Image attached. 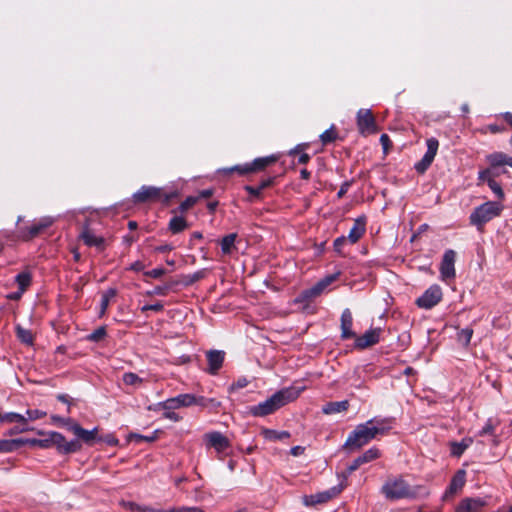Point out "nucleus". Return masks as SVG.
<instances>
[{"label":"nucleus","instance_id":"nucleus-1","mask_svg":"<svg viewBox=\"0 0 512 512\" xmlns=\"http://www.w3.org/2000/svg\"><path fill=\"white\" fill-rule=\"evenodd\" d=\"M392 418H372L363 424H359L349 434L344 446L350 450H358L368 444L378 435H384L392 427Z\"/></svg>","mask_w":512,"mask_h":512},{"label":"nucleus","instance_id":"nucleus-2","mask_svg":"<svg viewBox=\"0 0 512 512\" xmlns=\"http://www.w3.org/2000/svg\"><path fill=\"white\" fill-rule=\"evenodd\" d=\"M300 395V390L294 387L284 388L274 393L270 398L265 401L249 407V413L255 417L267 416L287 403L297 399Z\"/></svg>","mask_w":512,"mask_h":512},{"label":"nucleus","instance_id":"nucleus-3","mask_svg":"<svg viewBox=\"0 0 512 512\" xmlns=\"http://www.w3.org/2000/svg\"><path fill=\"white\" fill-rule=\"evenodd\" d=\"M503 210V205L495 201H487L476 207L469 216L470 224L478 230L492 219L498 217Z\"/></svg>","mask_w":512,"mask_h":512},{"label":"nucleus","instance_id":"nucleus-4","mask_svg":"<svg viewBox=\"0 0 512 512\" xmlns=\"http://www.w3.org/2000/svg\"><path fill=\"white\" fill-rule=\"evenodd\" d=\"M382 493L387 499L398 500L402 498H414L416 492L401 477L389 479L382 486Z\"/></svg>","mask_w":512,"mask_h":512},{"label":"nucleus","instance_id":"nucleus-5","mask_svg":"<svg viewBox=\"0 0 512 512\" xmlns=\"http://www.w3.org/2000/svg\"><path fill=\"white\" fill-rule=\"evenodd\" d=\"M339 276V272L325 276L320 279L316 284L312 287L303 290L300 295L297 297L296 302H308L319 295H321L324 290L332 284L335 280H337Z\"/></svg>","mask_w":512,"mask_h":512},{"label":"nucleus","instance_id":"nucleus-6","mask_svg":"<svg viewBox=\"0 0 512 512\" xmlns=\"http://www.w3.org/2000/svg\"><path fill=\"white\" fill-rule=\"evenodd\" d=\"M50 441L53 443L59 453L69 454L81 449V443L78 440L67 441L64 435L59 432H50Z\"/></svg>","mask_w":512,"mask_h":512},{"label":"nucleus","instance_id":"nucleus-7","mask_svg":"<svg viewBox=\"0 0 512 512\" xmlns=\"http://www.w3.org/2000/svg\"><path fill=\"white\" fill-rule=\"evenodd\" d=\"M344 488L343 484L338 486H334L329 490L319 492L311 495H304L302 497L303 504L305 506H315L317 504L326 503L331 500L333 497L337 496Z\"/></svg>","mask_w":512,"mask_h":512},{"label":"nucleus","instance_id":"nucleus-8","mask_svg":"<svg viewBox=\"0 0 512 512\" xmlns=\"http://www.w3.org/2000/svg\"><path fill=\"white\" fill-rule=\"evenodd\" d=\"M194 402V394H179L176 397L159 402L154 409L175 410L181 407H190L194 405Z\"/></svg>","mask_w":512,"mask_h":512},{"label":"nucleus","instance_id":"nucleus-9","mask_svg":"<svg viewBox=\"0 0 512 512\" xmlns=\"http://www.w3.org/2000/svg\"><path fill=\"white\" fill-rule=\"evenodd\" d=\"M442 299V290L438 285L430 286L417 300L416 304L420 308L431 309Z\"/></svg>","mask_w":512,"mask_h":512},{"label":"nucleus","instance_id":"nucleus-10","mask_svg":"<svg viewBox=\"0 0 512 512\" xmlns=\"http://www.w3.org/2000/svg\"><path fill=\"white\" fill-rule=\"evenodd\" d=\"M356 121L361 134H372L376 132L375 118L370 109L358 110Z\"/></svg>","mask_w":512,"mask_h":512},{"label":"nucleus","instance_id":"nucleus-11","mask_svg":"<svg viewBox=\"0 0 512 512\" xmlns=\"http://www.w3.org/2000/svg\"><path fill=\"white\" fill-rule=\"evenodd\" d=\"M455 259L456 253L454 250L448 249L444 252L440 265V276L443 281L455 278Z\"/></svg>","mask_w":512,"mask_h":512},{"label":"nucleus","instance_id":"nucleus-12","mask_svg":"<svg viewBox=\"0 0 512 512\" xmlns=\"http://www.w3.org/2000/svg\"><path fill=\"white\" fill-rule=\"evenodd\" d=\"M54 218L51 216H45L35 221L30 227L27 229L21 230V238L25 241H28L37 235H39L46 228L50 227L54 223Z\"/></svg>","mask_w":512,"mask_h":512},{"label":"nucleus","instance_id":"nucleus-13","mask_svg":"<svg viewBox=\"0 0 512 512\" xmlns=\"http://www.w3.org/2000/svg\"><path fill=\"white\" fill-rule=\"evenodd\" d=\"M204 440L208 447L214 448L218 453H222L230 447L229 439L218 431L206 433Z\"/></svg>","mask_w":512,"mask_h":512},{"label":"nucleus","instance_id":"nucleus-14","mask_svg":"<svg viewBox=\"0 0 512 512\" xmlns=\"http://www.w3.org/2000/svg\"><path fill=\"white\" fill-rule=\"evenodd\" d=\"M69 431H71L79 442L83 441L87 445H93L98 438V427H94L92 430H86L82 428L78 423L69 426Z\"/></svg>","mask_w":512,"mask_h":512},{"label":"nucleus","instance_id":"nucleus-15","mask_svg":"<svg viewBox=\"0 0 512 512\" xmlns=\"http://www.w3.org/2000/svg\"><path fill=\"white\" fill-rule=\"evenodd\" d=\"M161 196V189L154 186H142L137 192L133 194V200L136 203H145L147 201H154Z\"/></svg>","mask_w":512,"mask_h":512},{"label":"nucleus","instance_id":"nucleus-16","mask_svg":"<svg viewBox=\"0 0 512 512\" xmlns=\"http://www.w3.org/2000/svg\"><path fill=\"white\" fill-rule=\"evenodd\" d=\"M207 361H208V369L207 371L215 375L222 367L225 353L221 350H210L206 353Z\"/></svg>","mask_w":512,"mask_h":512},{"label":"nucleus","instance_id":"nucleus-17","mask_svg":"<svg viewBox=\"0 0 512 512\" xmlns=\"http://www.w3.org/2000/svg\"><path fill=\"white\" fill-rule=\"evenodd\" d=\"M380 333V328L370 329L366 331L362 336L356 338V347L364 349L378 343L380 339Z\"/></svg>","mask_w":512,"mask_h":512},{"label":"nucleus","instance_id":"nucleus-18","mask_svg":"<svg viewBox=\"0 0 512 512\" xmlns=\"http://www.w3.org/2000/svg\"><path fill=\"white\" fill-rule=\"evenodd\" d=\"M353 318L351 311L346 308L341 314V337L343 339H350L355 337L352 331Z\"/></svg>","mask_w":512,"mask_h":512},{"label":"nucleus","instance_id":"nucleus-19","mask_svg":"<svg viewBox=\"0 0 512 512\" xmlns=\"http://www.w3.org/2000/svg\"><path fill=\"white\" fill-rule=\"evenodd\" d=\"M366 231V217L360 216L354 221V225L349 231L348 240L354 244L356 243Z\"/></svg>","mask_w":512,"mask_h":512},{"label":"nucleus","instance_id":"nucleus-20","mask_svg":"<svg viewBox=\"0 0 512 512\" xmlns=\"http://www.w3.org/2000/svg\"><path fill=\"white\" fill-rule=\"evenodd\" d=\"M487 162L491 165V167H502V166H510L511 156L503 153V152H494L486 157Z\"/></svg>","mask_w":512,"mask_h":512},{"label":"nucleus","instance_id":"nucleus-21","mask_svg":"<svg viewBox=\"0 0 512 512\" xmlns=\"http://www.w3.org/2000/svg\"><path fill=\"white\" fill-rule=\"evenodd\" d=\"M498 423H494V421L489 418L481 430L478 431V436H485L489 435L492 437V445L498 446L500 443V438L495 434V429L497 427Z\"/></svg>","mask_w":512,"mask_h":512},{"label":"nucleus","instance_id":"nucleus-22","mask_svg":"<svg viewBox=\"0 0 512 512\" xmlns=\"http://www.w3.org/2000/svg\"><path fill=\"white\" fill-rule=\"evenodd\" d=\"M349 402L347 400L338 401V402H328L322 407V412L324 414L330 415L335 413L344 412L348 409Z\"/></svg>","mask_w":512,"mask_h":512},{"label":"nucleus","instance_id":"nucleus-23","mask_svg":"<svg viewBox=\"0 0 512 512\" xmlns=\"http://www.w3.org/2000/svg\"><path fill=\"white\" fill-rule=\"evenodd\" d=\"M81 238L84 243L88 246H95L98 248H102L104 244V239L102 237L96 236L91 230L85 229L81 233Z\"/></svg>","mask_w":512,"mask_h":512},{"label":"nucleus","instance_id":"nucleus-24","mask_svg":"<svg viewBox=\"0 0 512 512\" xmlns=\"http://www.w3.org/2000/svg\"><path fill=\"white\" fill-rule=\"evenodd\" d=\"M262 434L264 438L269 441L284 440L290 437V433L288 431H277L273 429H264Z\"/></svg>","mask_w":512,"mask_h":512},{"label":"nucleus","instance_id":"nucleus-25","mask_svg":"<svg viewBox=\"0 0 512 512\" xmlns=\"http://www.w3.org/2000/svg\"><path fill=\"white\" fill-rule=\"evenodd\" d=\"M465 471L464 470H459L455 475L454 477L452 478L451 480V483L449 485V492L450 493H455L456 491H458L459 489H461L465 483Z\"/></svg>","mask_w":512,"mask_h":512},{"label":"nucleus","instance_id":"nucleus-26","mask_svg":"<svg viewBox=\"0 0 512 512\" xmlns=\"http://www.w3.org/2000/svg\"><path fill=\"white\" fill-rule=\"evenodd\" d=\"M187 222L182 216H175L169 222V229L172 233L177 234L186 229Z\"/></svg>","mask_w":512,"mask_h":512},{"label":"nucleus","instance_id":"nucleus-27","mask_svg":"<svg viewBox=\"0 0 512 512\" xmlns=\"http://www.w3.org/2000/svg\"><path fill=\"white\" fill-rule=\"evenodd\" d=\"M275 160H276V158L273 156L256 158L252 163L249 164L250 171L254 172V171L261 170V169L265 168L266 166H268L269 164L273 163Z\"/></svg>","mask_w":512,"mask_h":512},{"label":"nucleus","instance_id":"nucleus-28","mask_svg":"<svg viewBox=\"0 0 512 512\" xmlns=\"http://www.w3.org/2000/svg\"><path fill=\"white\" fill-rule=\"evenodd\" d=\"M115 295L116 290L114 288H109L102 294L100 302V316H103L106 313L109 302L113 297H115Z\"/></svg>","mask_w":512,"mask_h":512},{"label":"nucleus","instance_id":"nucleus-29","mask_svg":"<svg viewBox=\"0 0 512 512\" xmlns=\"http://www.w3.org/2000/svg\"><path fill=\"white\" fill-rule=\"evenodd\" d=\"M237 238L236 233H231L226 236H224L221 240V250L223 254H230L232 251V248L235 245V240Z\"/></svg>","mask_w":512,"mask_h":512},{"label":"nucleus","instance_id":"nucleus-30","mask_svg":"<svg viewBox=\"0 0 512 512\" xmlns=\"http://www.w3.org/2000/svg\"><path fill=\"white\" fill-rule=\"evenodd\" d=\"M426 145H427V151L424 154V156L428 157V159L433 161L437 154V151H438L439 142L436 138L432 137V138L427 139Z\"/></svg>","mask_w":512,"mask_h":512},{"label":"nucleus","instance_id":"nucleus-31","mask_svg":"<svg viewBox=\"0 0 512 512\" xmlns=\"http://www.w3.org/2000/svg\"><path fill=\"white\" fill-rule=\"evenodd\" d=\"M0 421L9 423L17 422L22 424L27 423V419L24 415L15 412L6 413L4 415L0 414Z\"/></svg>","mask_w":512,"mask_h":512},{"label":"nucleus","instance_id":"nucleus-32","mask_svg":"<svg viewBox=\"0 0 512 512\" xmlns=\"http://www.w3.org/2000/svg\"><path fill=\"white\" fill-rule=\"evenodd\" d=\"M16 334L18 339L27 345H31L33 343V335L30 330L25 329L21 327L20 325H17L16 327Z\"/></svg>","mask_w":512,"mask_h":512},{"label":"nucleus","instance_id":"nucleus-33","mask_svg":"<svg viewBox=\"0 0 512 512\" xmlns=\"http://www.w3.org/2000/svg\"><path fill=\"white\" fill-rule=\"evenodd\" d=\"M272 183V179L262 181L258 186H246L245 190L252 196L259 197L262 191Z\"/></svg>","mask_w":512,"mask_h":512},{"label":"nucleus","instance_id":"nucleus-34","mask_svg":"<svg viewBox=\"0 0 512 512\" xmlns=\"http://www.w3.org/2000/svg\"><path fill=\"white\" fill-rule=\"evenodd\" d=\"M473 330L471 328H464L457 334V340L460 344L467 347L471 341Z\"/></svg>","mask_w":512,"mask_h":512},{"label":"nucleus","instance_id":"nucleus-35","mask_svg":"<svg viewBox=\"0 0 512 512\" xmlns=\"http://www.w3.org/2000/svg\"><path fill=\"white\" fill-rule=\"evenodd\" d=\"M15 280L19 290L25 291L31 283V275L30 273L22 272L16 276Z\"/></svg>","mask_w":512,"mask_h":512},{"label":"nucleus","instance_id":"nucleus-36","mask_svg":"<svg viewBox=\"0 0 512 512\" xmlns=\"http://www.w3.org/2000/svg\"><path fill=\"white\" fill-rule=\"evenodd\" d=\"M380 452L377 448L372 447L368 450H366L362 455L359 456L362 464L371 462L377 458H379Z\"/></svg>","mask_w":512,"mask_h":512},{"label":"nucleus","instance_id":"nucleus-37","mask_svg":"<svg viewBox=\"0 0 512 512\" xmlns=\"http://www.w3.org/2000/svg\"><path fill=\"white\" fill-rule=\"evenodd\" d=\"M24 444L23 439H14L11 441L0 440V452H9L12 451L14 446H19Z\"/></svg>","mask_w":512,"mask_h":512},{"label":"nucleus","instance_id":"nucleus-38","mask_svg":"<svg viewBox=\"0 0 512 512\" xmlns=\"http://www.w3.org/2000/svg\"><path fill=\"white\" fill-rule=\"evenodd\" d=\"M220 172H223L225 174H230V173H233V172H237L240 175H245V174L250 173L251 171H250L249 164H245V165H235V166H232V167H229V168H223V169L220 170Z\"/></svg>","mask_w":512,"mask_h":512},{"label":"nucleus","instance_id":"nucleus-39","mask_svg":"<svg viewBox=\"0 0 512 512\" xmlns=\"http://www.w3.org/2000/svg\"><path fill=\"white\" fill-rule=\"evenodd\" d=\"M24 441V444L25 443H29L31 445H35V446H39L41 448H49L51 446H53V443L50 441V432H48L46 434V438H43V439H27V440H23Z\"/></svg>","mask_w":512,"mask_h":512},{"label":"nucleus","instance_id":"nucleus-40","mask_svg":"<svg viewBox=\"0 0 512 512\" xmlns=\"http://www.w3.org/2000/svg\"><path fill=\"white\" fill-rule=\"evenodd\" d=\"M337 139V132L334 129V126L332 125L329 129L325 130L320 135L321 142L326 145L328 143H331Z\"/></svg>","mask_w":512,"mask_h":512},{"label":"nucleus","instance_id":"nucleus-41","mask_svg":"<svg viewBox=\"0 0 512 512\" xmlns=\"http://www.w3.org/2000/svg\"><path fill=\"white\" fill-rule=\"evenodd\" d=\"M122 379L126 385L131 386H137L143 382L142 378L133 372L124 373Z\"/></svg>","mask_w":512,"mask_h":512},{"label":"nucleus","instance_id":"nucleus-42","mask_svg":"<svg viewBox=\"0 0 512 512\" xmlns=\"http://www.w3.org/2000/svg\"><path fill=\"white\" fill-rule=\"evenodd\" d=\"M465 450H466V447H464L462 441L450 443V453L452 456L460 457L464 453Z\"/></svg>","mask_w":512,"mask_h":512},{"label":"nucleus","instance_id":"nucleus-43","mask_svg":"<svg viewBox=\"0 0 512 512\" xmlns=\"http://www.w3.org/2000/svg\"><path fill=\"white\" fill-rule=\"evenodd\" d=\"M199 200V197L196 196H188L180 205L179 210L180 212H185L192 206H194Z\"/></svg>","mask_w":512,"mask_h":512},{"label":"nucleus","instance_id":"nucleus-44","mask_svg":"<svg viewBox=\"0 0 512 512\" xmlns=\"http://www.w3.org/2000/svg\"><path fill=\"white\" fill-rule=\"evenodd\" d=\"M51 419H52L53 422L58 423V424H60V425H62L64 427H66L68 430H69V426H72L73 424L77 423V422H75L70 417L64 418V417H61V416H58V415H52Z\"/></svg>","mask_w":512,"mask_h":512},{"label":"nucleus","instance_id":"nucleus-45","mask_svg":"<svg viewBox=\"0 0 512 512\" xmlns=\"http://www.w3.org/2000/svg\"><path fill=\"white\" fill-rule=\"evenodd\" d=\"M489 188L493 191V193L499 198H504V192L498 182H496L493 178H489V183H487Z\"/></svg>","mask_w":512,"mask_h":512},{"label":"nucleus","instance_id":"nucleus-46","mask_svg":"<svg viewBox=\"0 0 512 512\" xmlns=\"http://www.w3.org/2000/svg\"><path fill=\"white\" fill-rule=\"evenodd\" d=\"M46 416V412L42 411V410H38V409H28L26 410V419L27 421H34V420H37V419H40V418H43Z\"/></svg>","mask_w":512,"mask_h":512},{"label":"nucleus","instance_id":"nucleus-47","mask_svg":"<svg viewBox=\"0 0 512 512\" xmlns=\"http://www.w3.org/2000/svg\"><path fill=\"white\" fill-rule=\"evenodd\" d=\"M432 160L428 159V157H425L423 156V158L417 162L415 164V170L418 172V173H424L428 168L429 166L432 164Z\"/></svg>","mask_w":512,"mask_h":512},{"label":"nucleus","instance_id":"nucleus-48","mask_svg":"<svg viewBox=\"0 0 512 512\" xmlns=\"http://www.w3.org/2000/svg\"><path fill=\"white\" fill-rule=\"evenodd\" d=\"M105 336H106L105 327H99L88 336V340L98 342V341L102 340Z\"/></svg>","mask_w":512,"mask_h":512},{"label":"nucleus","instance_id":"nucleus-49","mask_svg":"<svg viewBox=\"0 0 512 512\" xmlns=\"http://www.w3.org/2000/svg\"><path fill=\"white\" fill-rule=\"evenodd\" d=\"M158 430L154 431L151 435H141V434H131V438L136 439L137 441L143 440L146 442H153L157 438Z\"/></svg>","mask_w":512,"mask_h":512},{"label":"nucleus","instance_id":"nucleus-50","mask_svg":"<svg viewBox=\"0 0 512 512\" xmlns=\"http://www.w3.org/2000/svg\"><path fill=\"white\" fill-rule=\"evenodd\" d=\"M121 505L125 508L130 510L131 512H143L144 506H140L134 502H126L122 501Z\"/></svg>","mask_w":512,"mask_h":512},{"label":"nucleus","instance_id":"nucleus-51","mask_svg":"<svg viewBox=\"0 0 512 512\" xmlns=\"http://www.w3.org/2000/svg\"><path fill=\"white\" fill-rule=\"evenodd\" d=\"M164 308L163 304L161 302H157L155 304H147V305H144L141 310L142 312H146V311H155V312H160L162 311Z\"/></svg>","mask_w":512,"mask_h":512},{"label":"nucleus","instance_id":"nucleus-52","mask_svg":"<svg viewBox=\"0 0 512 512\" xmlns=\"http://www.w3.org/2000/svg\"><path fill=\"white\" fill-rule=\"evenodd\" d=\"M362 464L361 460L359 457H357L356 459H354L352 461V463L347 467V470H346V475H344V478L347 477V475H350L352 472H354L355 470H357Z\"/></svg>","mask_w":512,"mask_h":512},{"label":"nucleus","instance_id":"nucleus-53","mask_svg":"<svg viewBox=\"0 0 512 512\" xmlns=\"http://www.w3.org/2000/svg\"><path fill=\"white\" fill-rule=\"evenodd\" d=\"M163 417L173 422H179L182 417L173 410H164Z\"/></svg>","mask_w":512,"mask_h":512},{"label":"nucleus","instance_id":"nucleus-54","mask_svg":"<svg viewBox=\"0 0 512 512\" xmlns=\"http://www.w3.org/2000/svg\"><path fill=\"white\" fill-rule=\"evenodd\" d=\"M165 272L166 271L164 268H155V269L145 272V275L149 276L151 278L157 279V278H160L161 276H163L165 274Z\"/></svg>","mask_w":512,"mask_h":512},{"label":"nucleus","instance_id":"nucleus-55","mask_svg":"<svg viewBox=\"0 0 512 512\" xmlns=\"http://www.w3.org/2000/svg\"><path fill=\"white\" fill-rule=\"evenodd\" d=\"M492 176V171L490 169H486L479 172L478 179L482 182L486 181L489 183V178H493Z\"/></svg>","mask_w":512,"mask_h":512},{"label":"nucleus","instance_id":"nucleus-56","mask_svg":"<svg viewBox=\"0 0 512 512\" xmlns=\"http://www.w3.org/2000/svg\"><path fill=\"white\" fill-rule=\"evenodd\" d=\"M350 186H351V181L343 182L342 185L340 186L339 191L337 192V197L342 198L347 193Z\"/></svg>","mask_w":512,"mask_h":512},{"label":"nucleus","instance_id":"nucleus-57","mask_svg":"<svg viewBox=\"0 0 512 512\" xmlns=\"http://www.w3.org/2000/svg\"><path fill=\"white\" fill-rule=\"evenodd\" d=\"M194 405L201 406L203 408L208 407V398L203 396H195L194 395Z\"/></svg>","mask_w":512,"mask_h":512},{"label":"nucleus","instance_id":"nucleus-58","mask_svg":"<svg viewBox=\"0 0 512 512\" xmlns=\"http://www.w3.org/2000/svg\"><path fill=\"white\" fill-rule=\"evenodd\" d=\"M346 240L347 239L344 236L338 237L337 239L334 240V248L338 253L341 252V248L345 244Z\"/></svg>","mask_w":512,"mask_h":512},{"label":"nucleus","instance_id":"nucleus-59","mask_svg":"<svg viewBox=\"0 0 512 512\" xmlns=\"http://www.w3.org/2000/svg\"><path fill=\"white\" fill-rule=\"evenodd\" d=\"M205 275H206V271H205V270L197 271V272H195V273H193V274L191 275V278H190L189 283L196 282V281H198V280H200V279L204 278V277H205Z\"/></svg>","mask_w":512,"mask_h":512},{"label":"nucleus","instance_id":"nucleus-60","mask_svg":"<svg viewBox=\"0 0 512 512\" xmlns=\"http://www.w3.org/2000/svg\"><path fill=\"white\" fill-rule=\"evenodd\" d=\"M380 142H381V144L383 146L384 151L387 152V150H388V148H389V146L391 144L389 136L387 134H382L380 136Z\"/></svg>","mask_w":512,"mask_h":512},{"label":"nucleus","instance_id":"nucleus-61","mask_svg":"<svg viewBox=\"0 0 512 512\" xmlns=\"http://www.w3.org/2000/svg\"><path fill=\"white\" fill-rule=\"evenodd\" d=\"M174 512H204L201 508L198 507H181L179 509H172Z\"/></svg>","mask_w":512,"mask_h":512},{"label":"nucleus","instance_id":"nucleus-62","mask_svg":"<svg viewBox=\"0 0 512 512\" xmlns=\"http://www.w3.org/2000/svg\"><path fill=\"white\" fill-rule=\"evenodd\" d=\"M143 269H144V264L141 261H136V262L132 263L130 266V270H133L136 272L142 271Z\"/></svg>","mask_w":512,"mask_h":512},{"label":"nucleus","instance_id":"nucleus-63","mask_svg":"<svg viewBox=\"0 0 512 512\" xmlns=\"http://www.w3.org/2000/svg\"><path fill=\"white\" fill-rule=\"evenodd\" d=\"M221 405V403L216 400L215 398H208V407L207 408H210V409H217L219 408Z\"/></svg>","mask_w":512,"mask_h":512},{"label":"nucleus","instance_id":"nucleus-64","mask_svg":"<svg viewBox=\"0 0 512 512\" xmlns=\"http://www.w3.org/2000/svg\"><path fill=\"white\" fill-rule=\"evenodd\" d=\"M304 447L302 446H294L290 450V454L293 456H299L304 452Z\"/></svg>","mask_w":512,"mask_h":512}]
</instances>
